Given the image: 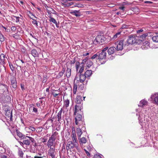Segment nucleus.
I'll return each instance as SVG.
<instances>
[{
  "mask_svg": "<svg viewBox=\"0 0 158 158\" xmlns=\"http://www.w3.org/2000/svg\"><path fill=\"white\" fill-rule=\"evenodd\" d=\"M148 35L147 34H144L141 35L140 36V37L141 38H142V39L143 40L144 38H146V37Z\"/></svg>",
  "mask_w": 158,
  "mask_h": 158,
  "instance_id": "de8ad7c7",
  "label": "nucleus"
},
{
  "mask_svg": "<svg viewBox=\"0 0 158 158\" xmlns=\"http://www.w3.org/2000/svg\"><path fill=\"white\" fill-rule=\"evenodd\" d=\"M151 99L152 102L158 106V93H155L151 95Z\"/></svg>",
  "mask_w": 158,
  "mask_h": 158,
  "instance_id": "423d86ee",
  "label": "nucleus"
},
{
  "mask_svg": "<svg viewBox=\"0 0 158 158\" xmlns=\"http://www.w3.org/2000/svg\"><path fill=\"white\" fill-rule=\"evenodd\" d=\"M94 158H102L101 156L98 154H96L94 156Z\"/></svg>",
  "mask_w": 158,
  "mask_h": 158,
  "instance_id": "5fc2aeb1",
  "label": "nucleus"
},
{
  "mask_svg": "<svg viewBox=\"0 0 158 158\" xmlns=\"http://www.w3.org/2000/svg\"><path fill=\"white\" fill-rule=\"evenodd\" d=\"M41 141L42 142L45 143L47 142V139H45L44 137H42L41 138Z\"/></svg>",
  "mask_w": 158,
  "mask_h": 158,
  "instance_id": "8fccbe9b",
  "label": "nucleus"
},
{
  "mask_svg": "<svg viewBox=\"0 0 158 158\" xmlns=\"http://www.w3.org/2000/svg\"><path fill=\"white\" fill-rule=\"evenodd\" d=\"M82 97L81 96H78L76 98L77 105L75 106V110L74 114L76 115V113L78 111L81 110L82 109V104L81 103L82 102Z\"/></svg>",
  "mask_w": 158,
  "mask_h": 158,
  "instance_id": "f257e3e1",
  "label": "nucleus"
},
{
  "mask_svg": "<svg viewBox=\"0 0 158 158\" xmlns=\"http://www.w3.org/2000/svg\"><path fill=\"white\" fill-rule=\"evenodd\" d=\"M37 148L34 146H32V145H30L29 148V151L32 153H35L36 151Z\"/></svg>",
  "mask_w": 158,
  "mask_h": 158,
  "instance_id": "dca6fc26",
  "label": "nucleus"
},
{
  "mask_svg": "<svg viewBox=\"0 0 158 158\" xmlns=\"http://www.w3.org/2000/svg\"><path fill=\"white\" fill-rule=\"evenodd\" d=\"M16 131L17 135L20 138L24 139L25 137V135L23 134L17 129H16Z\"/></svg>",
  "mask_w": 158,
  "mask_h": 158,
  "instance_id": "2eb2a0df",
  "label": "nucleus"
},
{
  "mask_svg": "<svg viewBox=\"0 0 158 158\" xmlns=\"http://www.w3.org/2000/svg\"><path fill=\"white\" fill-rule=\"evenodd\" d=\"M15 17L16 18V22H19V17Z\"/></svg>",
  "mask_w": 158,
  "mask_h": 158,
  "instance_id": "69168bd1",
  "label": "nucleus"
},
{
  "mask_svg": "<svg viewBox=\"0 0 158 158\" xmlns=\"http://www.w3.org/2000/svg\"><path fill=\"white\" fill-rule=\"evenodd\" d=\"M115 44L117 45L116 49L117 51L122 50L123 49V41L121 40L119 42H117Z\"/></svg>",
  "mask_w": 158,
  "mask_h": 158,
  "instance_id": "9d476101",
  "label": "nucleus"
},
{
  "mask_svg": "<svg viewBox=\"0 0 158 158\" xmlns=\"http://www.w3.org/2000/svg\"><path fill=\"white\" fill-rule=\"evenodd\" d=\"M71 13L73 14L76 17H79L81 16V14L79 13V10H74Z\"/></svg>",
  "mask_w": 158,
  "mask_h": 158,
  "instance_id": "bb28decb",
  "label": "nucleus"
},
{
  "mask_svg": "<svg viewBox=\"0 0 158 158\" xmlns=\"http://www.w3.org/2000/svg\"><path fill=\"white\" fill-rule=\"evenodd\" d=\"M98 59L100 60L105 59L106 57V52H102L100 53L98 52Z\"/></svg>",
  "mask_w": 158,
  "mask_h": 158,
  "instance_id": "9b49d317",
  "label": "nucleus"
},
{
  "mask_svg": "<svg viewBox=\"0 0 158 158\" xmlns=\"http://www.w3.org/2000/svg\"><path fill=\"white\" fill-rule=\"evenodd\" d=\"M86 77L85 75L81 74L80 75V81L81 82H83L85 80Z\"/></svg>",
  "mask_w": 158,
  "mask_h": 158,
  "instance_id": "b1692460",
  "label": "nucleus"
},
{
  "mask_svg": "<svg viewBox=\"0 0 158 158\" xmlns=\"http://www.w3.org/2000/svg\"><path fill=\"white\" fill-rule=\"evenodd\" d=\"M5 101L6 102H9L11 101V98L9 96L7 95L5 98Z\"/></svg>",
  "mask_w": 158,
  "mask_h": 158,
  "instance_id": "c9c22d12",
  "label": "nucleus"
},
{
  "mask_svg": "<svg viewBox=\"0 0 158 158\" xmlns=\"http://www.w3.org/2000/svg\"><path fill=\"white\" fill-rule=\"evenodd\" d=\"M55 139L53 135H52L49 139L47 143V146L48 147H51L53 145V142L55 140Z\"/></svg>",
  "mask_w": 158,
  "mask_h": 158,
  "instance_id": "1a4fd4ad",
  "label": "nucleus"
},
{
  "mask_svg": "<svg viewBox=\"0 0 158 158\" xmlns=\"http://www.w3.org/2000/svg\"><path fill=\"white\" fill-rule=\"evenodd\" d=\"M76 133L78 139H79V138H80L81 137V136L82 133L81 129L79 127L77 128Z\"/></svg>",
  "mask_w": 158,
  "mask_h": 158,
  "instance_id": "a211bd4d",
  "label": "nucleus"
},
{
  "mask_svg": "<svg viewBox=\"0 0 158 158\" xmlns=\"http://www.w3.org/2000/svg\"><path fill=\"white\" fill-rule=\"evenodd\" d=\"M71 69L67 68L65 73L66 76L67 78H69L70 77L71 75Z\"/></svg>",
  "mask_w": 158,
  "mask_h": 158,
  "instance_id": "aec40b11",
  "label": "nucleus"
},
{
  "mask_svg": "<svg viewBox=\"0 0 158 158\" xmlns=\"http://www.w3.org/2000/svg\"><path fill=\"white\" fill-rule=\"evenodd\" d=\"M68 7L69 6H71L73 4V3L72 2H70V3H67Z\"/></svg>",
  "mask_w": 158,
  "mask_h": 158,
  "instance_id": "774afa93",
  "label": "nucleus"
},
{
  "mask_svg": "<svg viewBox=\"0 0 158 158\" xmlns=\"http://www.w3.org/2000/svg\"><path fill=\"white\" fill-rule=\"evenodd\" d=\"M5 40V37L2 34L0 35V41L2 42H3Z\"/></svg>",
  "mask_w": 158,
  "mask_h": 158,
  "instance_id": "ea45409f",
  "label": "nucleus"
},
{
  "mask_svg": "<svg viewBox=\"0 0 158 158\" xmlns=\"http://www.w3.org/2000/svg\"><path fill=\"white\" fill-rule=\"evenodd\" d=\"M1 158H7V156L6 155L2 154L1 156Z\"/></svg>",
  "mask_w": 158,
  "mask_h": 158,
  "instance_id": "e2e57ef3",
  "label": "nucleus"
},
{
  "mask_svg": "<svg viewBox=\"0 0 158 158\" xmlns=\"http://www.w3.org/2000/svg\"><path fill=\"white\" fill-rule=\"evenodd\" d=\"M105 38L104 35H98L93 41V43L95 44H102L105 40Z\"/></svg>",
  "mask_w": 158,
  "mask_h": 158,
  "instance_id": "7ed1b4c3",
  "label": "nucleus"
},
{
  "mask_svg": "<svg viewBox=\"0 0 158 158\" xmlns=\"http://www.w3.org/2000/svg\"><path fill=\"white\" fill-rule=\"evenodd\" d=\"M9 66L11 70L12 71H13L14 70V67L12 64L11 63L10 64L9 63Z\"/></svg>",
  "mask_w": 158,
  "mask_h": 158,
  "instance_id": "3c124183",
  "label": "nucleus"
},
{
  "mask_svg": "<svg viewBox=\"0 0 158 158\" xmlns=\"http://www.w3.org/2000/svg\"><path fill=\"white\" fill-rule=\"evenodd\" d=\"M53 118H50V119L46 121V123H45V125H46V124H47L49 121H51V123H53Z\"/></svg>",
  "mask_w": 158,
  "mask_h": 158,
  "instance_id": "09e8293b",
  "label": "nucleus"
},
{
  "mask_svg": "<svg viewBox=\"0 0 158 158\" xmlns=\"http://www.w3.org/2000/svg\"><path fill=\"white\" fill-rule=\"evenodd\" d=\"M148 102L144 100H142L140 102L138 106L141 107H143L144 106L147 105Z\"/></svg>",
  "mask_w": 158,
  "mask_h": 158,
  "instance_id": "f3484780",
  "label": "nucleus"
},
{
  "mask_svg": "<svg viewBox=\"0 0 158 158\" xmlns=\"http://www.w3.org/2000/svg\"><path fill=\"white\" fill-rule=\"evenodd\" d=\"M61 5L64 7H68L67 4L64 3H61Z\"/></svg>",
  "mask_w": 158,
  "mask_h": 158,
  "instance_id": "0e129e2a",
  "label": "nucleus"
},
{
  "mask_svg": "<svg viewBox=\"0 0 158 158\" xmlns=\"http://www.w3.org/2000/svg\"><path fill=\"white\" fill-rule=\"evenodd\" d=\"M11 30L13 31H15L16 30V28L15 27L13 26L11 27Z\"/></svg>",
  "mask_w": 158,
  "mask_h": 158,
  "instance_id": "bf43d9fd",
  "label": "nucleus"
},
{
  "mask_svg": "<svg viewBox=\"0 0 158 158\" xmlns=\"http://www.w3.org/2000/svg\"><path fill=\"white\" fill-rule=\"evenodd\" d=\"M47 7L48 8H50V7H49L48 6H47ZM50 8L52 10V11L53 12H51L53 14H56V12L55 10H54L53 9H52V8Z\"/></svg>",
  "mask_w": 158,
  "mask_h": 158,
  "instance_id": "864d4df0",
  "label": "nucleus"
},
{
  "mask_svg": "<svg viewBox=\"0 0 158 158\" xmlns=\"http://www.w3.org/2000/svg\"><path fill=\"white\" fill-rule=\"evenodd\" d=\"M69 100L67 99L64 101V104L65 106L67 108L69 106Z\"/></svg>",
  "mask_w": 158,
  "mask_h": 158,
  "instance_id": "f704fd0d",
  "label": "nucleus"
},
{
  "mask_svg": "<svg viewBox=\"0 0 158 158\" xmlns=\"http://www.w3.org/2000/svg\"><path fill=\"white\" fill-rule=\"evenodd\" d=\"M65 70H66V68H65V67H63V68H62V71H61V72H63V73H64V72H65Z\"/></svg>",
  "mask_w": 158,
  "mask_h": 158,
  "instance_id": "338daca9",
  "label": "nucleus"
},
{
  "mask_svg": "<svg viewBox=\"0 0 158 158\" xmlns=\"http://www.w3.org/2000/svg\"><path fill=\"white\" fill-rule=\"evenodd\" d=\"M128 44H132L136 43V39L134 35H130L127 41Z\"/></svg>",
  "mask_w": 158,
  "mask_h": 158,
  "instance_id": "6e6552de",
  "label": "nucleus"
},
{
  "mask_svg": "<svg viewBox=\"0 0 158 158\" xmlns=\"http://www.w3.org/2000/svg\"><path fill=\"white\" fill-rule=\"evenodd\" d=\"M80 67H81V68L79 70V73L81 74V73L83 72L84 69V65L83 64L81 66H80Z\"/></svg>",
  "mask_w": 158,
  "mask_h": 158,
  "instance_id": "58836bf2",
  "label": "nucleus"
},
{
  "mask_svg": "<svg viewBox=\"0 0 158 158\" xmlns=\"http://www.w3.org/2000/svg\"><path fill=\"white\" fill-rule=\"evenodd\" d=\"M78 139L79 140L80 144L85 143L86 142V138L84 137H82L80 139L79 138Z\"/></svg>",
  "mask_w": 158,
  "mask_h": 158,
  "instance_id": "cd10ccee",
  "label": "nucleus"
},
{
  "mask_svg": "<svg viewBox=\"0 0 158 158\" xmlns=\"http://www.w3.org/2000/svg\"><path fill=\"white\" fill-rule=\"evenodd\" d=\"M143 47H142L141 48H142L143 49H145V47H144V45L145 44L147 46H149V43L148 41H147L145 42L144 43H143Z\"/></svg>",
  "mask_w": 158,
  "mask_h": 158,
  "instance_id": "37998d69",
  "label": "nucleus"
},
{
  "mask_svg": "<svg viewBox=\"0 0 158 158\" xmlns=\"http://www.w3.org/2000/svg\"><path fill=\"white\" fill-rule=\"evenodd\" d=\"M152 40L153 41L158 43V35H156L153 36Z\"/></svg>",
  "mask_w": 158,
  "mask_h": 158,
  "instance_id": "72a5a7b5",
  "label": "nucleus"
},
{
  "mask_svg": "<svg viewBox=\"0 0 158 158\" xmlns=\"http://www.w3.org/2000/svg\"><path fill=\"white\" fill-rule=\"evenodd\" d=\"M80 65V63L78 62H77L76 63V68L77 71V72L78 69V68Z\"/></svg>",
  "mask_w": 158,
  "mask_h": 158,
  "instance_id": "c03bdc74",
  "label": "nucleus"
},
{
  "mask_svg": "<svg viewBox=\"0 0 158 158\" xmlns=\"http://www.w3.org/2000/svg\"><path fill=\"white\" fill-rule=\"evenodd\" d=\"M116 49L115 47H111L108 49V52L109 55L113 54L116 51Z\"/></svg>",
  "mask_w": 158,
  "mask_h": 158,
  "instance_id": "4468645a",
  "label": "nucleus"
},
{
  "mask_svg": "<svg viewBox=\"0 0 158 158\" xmlns=\"http://www.w3.org/2000/svg\"><path fill=\"white\" fill-rule=\"evenodd\" d=\"M62 111V110L61 109L57 114V116L58 118L57 121L59 122L61 120V114Z\"/></svg>",
  "mask_w": 158,
  "mask_h": 158,
  "instance_id": "4be33fe9",
  "label": "nucleus"
},
{
  "mask_svg": "<svg viewBox=\"0 0 158 158\" xmlns=\"http://www.w3.org/2000/svg\"><path fill=\"white\" fill-rule=\"evenodd\" d=\"M64 73L63 72H60L58 74V75H57V77L59 78L60 77L63 76Z\"/></svg>",
  "mask_w": 158,
  "mask_h": 158,
  "instance_id": "603ef678",
  "label": "nucleus"
},
{
  "mask_svg": "<svg viewBox=\"0 0 158 158\" xmlns=\"http://www.w3.org/2000/svg\"><path fill=\"white\" fill-rule=\"evenodd\" d=\"M52 95L54 97H56L57 95H59V94H56L54 92H53Z\"/></svg>",
  "mask_w": 158,
  "mask_h": 158,
  "instance_id": "052dcab7",
  "label": "nucleus"
},
{
  "mask_svg": "<svg viewBox=\"0 0 158 158\" xmlns=\"http://www.w3.org/2000/svg\"><path fill=\"white\" fill-rule=\"evenodd\" d=\"M33 111L35 112L36 114H38L39 113L38 112V109L37 108H36L35 107H33Z\"/></svg>",
  "mask_w": 158,
  "mask_h": 158,
  "instance_id": "a18cd8bd",
  "label": "nucleus"
},
{
  "mask_svg": "<svg viewBox=\"0 0 158 158\" xmlns=\"http://www.w3.org/2000/svg\"><path fill=\"white\" fill-rule=\"evenodd\" d=\"M121 32H118L116 33L111 38L112 40H114L116 38L120 37L121 35Z\"/></svg>",
  "mask_w": 158,
  "mask_h": 158,
  "instance_id": "6ab92c4d",
  "label": "nucleus"
},
{
  "mask_svg": "<svg viewBox=\"0 0 158 158\" xmlns=\"http://www.w3.org/2000/svg\"><path fill=\"white\" fill-rule=\"evenodd\" d=\"M93 64V62L90 60H88L86 62V65L88 68L90 67Z\"/></svg>",
  "mask_w": 158,
  "mask_h": 158,
  "instance_id": "7c9ffc66",
  "label": "nucleus"
},
{
  "mask_svg": "<svg viewBox=\"0 0 158 158\" xmlns=\"http://www.w3.org/2000/svg\"><path fill=\"white\" fill-rule=\"evenodd\" d=\"M24 139H25L23 140V143L26 145H30V141L32 143H34L35 142L34 139L30 136L25 137Z\"/></svg>",
  "mask_w": 158,
  "mask_h": 158,
  "instance_id": "39448f33",
  "label": "nucleus"
},
{
  "mask_svg": "<svg viewBox=\"0 0 158 158\" xmlns=\"http://www.w3.org/2000/svg\"><path fill=\"white\" fill-rule=\"evenodd\" d=\"M6 115L8 117H10V120H12V112H10V111H7L6 112Z\"/></svg>",
  "mask_w": 158,
  "mask_h": 158,
  "instance_id": "c85d7f7f",
  "label": "nucleus"
},
{
  "mask_svg": "<svg viewBox=\"0 0 158 158\" xmlns=\"http://www.w3.org/2000/svg\"><path fill=\"white\" fill-rule=\"evenodd\" d=\"M98 52H97L96 54H94V55H93L91 57V59L93 60V59H95V58H96L97 57L98 58Z\"/></svg>",
  "mask_w": 158,
  "mask_h": 158,
  "instance_id": "79ce46f5",
  "label": "nucleus"
},
{
  "mask_svg": "<svg viewBox=\"0 0 158 158\" xmlns=\"http://www.w3.org/2000/svg\"><path fill=\"white\" fill-rule=\"evenodd\" d=\"M139 117L138 118V119L139 121H143L142 119L144 117V114H143L141 112H140L139 114Z\"/></svg>",
  "mask_w": 158,
  "mask_h": 158,
  "instance_id": "c756f323",
  "label": "nucleus"
},
{
  "mask_svg": "<svg viewBox=\"0 0 158 158\" xmlns=\"http://www.w3.org/2000/svg\"><path fill=\"white\" fill-rule=\"evenodd\" d=\"M18 155L21 158L23 157V153L21 150H19L18 152Z\"/></svg>",
  "mask_w": 158,
  "mask_h": 158,
  "instance_id": "4c0bfd02",
  "label": "nucleus"
},
{
  "mask_svg": "<svg viewBox=\"0 0 158 158\" xmlns=\"http://www.w3.org/2000/svg\"><path fill=\"white\" fill-rule=\"evenodd\" d=\"M74 115H75L74 114ZM76 116L75 118V124L77 125H79L78 126L82 125L83 127H84L85 124L84 123V122L82 120V115L80 114H77L76 115Z\"/></svg>",
  "mask_w": 158,
  "mask_h": 158,
  "instance_id": "f03ea898",
  "label": "nucleus"
},
{
  "mask_svg": "<svg viewBox=\"0 0 158 158\" xmlns=\"http://www.w3.org/2000/svg\"><path fill=\"white\" fill-rule=\"evenodd\" d=\"M108 49V47H106L102 50V52H106V51Z\"/></svg>",
  "mask_w": 158,
  "mask_h": 158,
  "instance_id": "680f3d73",
  "label": "nucleus"
},
{
  "mask_svg": "<svg viewBox=\"0 0 158 158\" xmlns=\"http://www.w3.org/2000/svg\"><path fill=\"white\" fill-rule=\"evenodd\" d=\"M84 151L85 152V153L87 154V155L88 156H90V154L89 153V152L87 151L86 149H85Z\"/></svg>",
  "mask_w": 158,
  "mask_h": 158,
  "instance_id": "13d9d810",
  "label": "nucleus"
},
{
  "mask_svg": "<svg viewBox=\"0 0 158 158\" xmlns=\"http://www.w3.org/2000/svg\"><path fill=\"white\" fill-rule=\"evenodd\" d=\"M56 152L55 148L50 147L48 150V155L52 158H56Z\"/></svg>",
  "mask_w": 158,
  "mask_h": 158,
  "instance_id": "0eeeda50",
  "label": "nucleus"
},
{
  "mask_svg": "<svg viewBox=\"0 0 158 158\" xmlns=\"http://www.w3.org/2000/svg\"><path fill=\"white\" fill-rule=\"evenodd\" d=\"M5 56L2 54L0 55V65H3L5 64Z\"/></svg>",
  "mask_w": 158,
  "mask_h": 158,
  "instance_id": "ddd939ff",
  "label": "nucleus"
},
{
  "mask_svg": "<svg viewBox=\"0 0 158 158\" xmlns=\"http://www.w3.org/2000/svg\"><path fill=\"white\" fill-rule=\"evenodd\" d=\"M72 141L74 142H76V139H77V137L76 135V133H73V134H72Z\"/></svg>",
  "mask_w": 158,
  "mask_h": 158,
  "instance_id": "473e14b6",
  "label": "nucleus"
},
{
  "mask_svg": "<svg viewBox=\"0 0 158 158\" xmlns=\"http://www.w3.org/2000/svg\"><path fill=\"white\" fill-rule=\"evenodd\" d=\"M49 17L50 18L49 20L50 22H52L55 24L56 25V27H58L59 26L58 25V24L56 20L54 18H52L51 17Z\"/></svg>",
  "mask_w": 158,
  "mask_h": 158,
  "instance_id": "412c9836",
  "label": "nucleus"
},
{
  "mask_svg": "<svg viewBox=\"0 0 158 158\" xmlns=\"http://www.w3.org/2000/svg\"><path fill=\"white\" fill-rule=\"evenodd\" d=\"M12 36L13 38L17 40H19L21 39L20 35L18 34L17 33L13 35Z\"/></svg>",
  "mask_w": 158,
  "mask_h": 158,
  "instance_id": "2f4dec72",
  "label": "nucleus"
},
{
  "mask_svg": "<svg viewBox=\"0 0 158 158\" xmlns=\"http://www.w3.org/2000/svg\"><path fill=\"white\" fill-rule=\"evenodd\" d=\"M75 147L77 149L78 148L77 143L73 141H70L68 142L66 148L68 151L69 150L71 152L70 150L71 149Z\"/></svg>",
  "mask_w": 158,
  "mask_h": 158,
  "instance_id": "20e7f679",
  "label": "nucleus"
},
{
  "mask_svg": "<svg viewBox=\"0 0 158 158\" xmlns=\"http://www.w3.org/2000/svg\"><path fill=\"white\" fill-rule=\"evenodd\" d=\"M5 152H6L7 154L10 157H12L13 156V155L12 153V152L10 149L8 148L6 150L5 149Z\"/></svg>",
  "mask_w": 158,
  "mask_h": 158,
  "instance_id": "5701e85b",
  "label": "nucleus"
},
{
  "mask_svg": "<svg viewBox=\"0 0 158 158\" xmlns=\"http://www.w3.org/2000/svg\"><path fill=\"white\" fill-rule=\"evenodd\" d=\"M31 19L33 20V21L32 22V23L34 24L35 25L36 27H37L38 26V22L36 20L34 19L31 17H30Z\"/></svg>",
  "mask_w": 158,
  "mask_h": 158,
  "instance_id": "e433bc0d",
  "label": "nucleus"
},
{
  "mask_svg": "<svg viewBox=\"0 0 158 158\" xmlns=\"http://www.w3.org/2000/svg\"><path fill=\"white\" fill-rule=\"evenodd\" d=\"M1 27L5 29V31L8 32L9 31H10L9 29H7L6 27H4L2 25V26Z\"/></svg>",
  "mask_w": 158,
  "mask_h": 158,
  "instance_id": "6e6d98bb",
  "label": "nucleus"
},
{
  "mask_svg": "<svg viewBox=\"0 0 158 158\" xmlns=\"http://www.w3.org/2000/svg\"><path fill=\"white\" fill-rule=\"evenodd\" d=\"M11 81L12 87L14 89L17 87V82L16 78L14 77H12L11 78Z\"/></svg>",
  "mask_w": 158,
  "mask_h": 158,
  "instance_id": "f8f14e48",
  "label": "nucleus"
},
{
  "mask_svg": "<svg viewBox=\"0 0 158 158\" xmlns=\"http://www.w3.org/2000/svg\"><path fill=\"white\" fill-rule=\"evenodd\" d=\"M77 88V85L74 83V86H73V93H74V91H75V92H76Z\"/></svg>",
  "mask_w": 158,
  "mask_h": 158,
  "instance_id": "49530a36",
  "label": "nucleus"
},
{
  "mask_svg": "<svg viewBox=\"0 0 158 158\" xmlns=\"http://www.w3.org/2000/svg\"><path fill=\"white\" fill-rule=\"evenodd\" d=\"M75 7H77L79 8H81L84 7V5L82 4L76 3L74 6Z\"/></svg>",
  "mask_w": 158,
  "mask_h": 158,
  "instance_id": "a19ab883",
  "label": "nucleus"
},
{
  "mask_svg": "<svg viewBox=\"0 0 158 158\" xmlns=\"http://www.w3.org/2000/svg\"><path fill=\"white\" fill-rule=\"evenodd\" d=\"M92 73V71L91 70H87L85 73V75L86 77H89Z\"/></svg>",
  "mask_w": 158,
  "mask_h": 158,
  "instance_id": "393cba45",
  "label": "nucleus"
},
{
  "mask_svg": "<svg viewBox=\"0 0 158 158\" xmlns=\"http://www.w3.org/2000/svg\"><path fill=\"white\" fill-rule=\"evenodd\" d=\"M29 129L31 130L32 131H35V129L32 126H30L29 127Z\"/></svg>",
  "mask_w": 158,
  "mask_h": 158,
  "instance_id": "4d7b16f0",
  "label": "nucleus"
},
{
  "mask_svg": "<svg viewBox=\"0 0 158 158\" xmlns=\"http://www.w3.org/2000/svg\"><path fill=\"white\" fill-rule=\"evenodd\" d=\"M31 54L34 57L38 56V53L37 51L35 49H33L31 51Z\"/></svg>",
  "mask_w": 158,
  "mask_h": 158,
  "instance_id": "a878e982",
  "label": "nucleus"
}]
</instances>
